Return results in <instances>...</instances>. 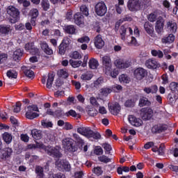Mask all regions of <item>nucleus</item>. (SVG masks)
Returning <instances> with one entry per match:
<instances>
[{
	"mask_svg": "<svg viewBox=\"0 0 178 178\" xmlns=\"http://www.w3.org/2000/svg\"><path fill=\"white\" fill-rule=\"evenodd\" d=\"M170 88L171 91H178V83L172 82L170 84Z\"/></svg>",
	"mask_w": 178,
	"mask_h": 178,
	"instance_id": "obj_59",
	"label": "nucleus"
},
{
	"mask_svg": "<svg viewBox=\"0 0 178 178\" xmlns=\"http://www.w3.org/2000/svg\"><path fill=\"white\" fill-rule=\"evenodd\" d=\"M35 45H34V42H28L24 46V49L27 52H30V50L32 49Z\"/></svg>",
	"mask_w": 178,
	"mask_h": 178,
	"instance_id": "obj_52",
	"label": "nucleus"
},
{
	"mask_svg": "<svg viewBox=\"0 0 178 178\" xmlns=\"http://www.w3.org/2000/svg\"><path fill=\"white\" fill-rule=\"evenodd\" d=\"M73 138L79 145H84V140L77 134H73Z\"/></svg>",
	"mask_w": 178,
	"mask_h": 178,
	"instance_id": "obj_42",
	"label": "nucleus"
},
{
	"mask_svg": "<svg viewBox=\"0 0 178 178\" xmlns=\"http://www.w3.org/2000/svg\"><path fill=\"white\" fill-rule=\"evenodd\" d=\"M115 65L118 69H127V67L131 66V62L123 59H117L115 61Z\"/></svg>",
	"mask_w": 178,
	"mask_h": 178,
	"instance_id": "obj_12",
	"label": "nucleus"
},
{
	"mask_svg": "<svg viewBox=\"0 0 178 178\" xmlns=\"http://www.w3.org/2000/svg\"><path fill=\"white\" fill-rule=\"evenodd\" d=\"M112 88H102L100 89V94L103 97H107L112 92Z\"/></svg>",
	"mask_w": 178,
	"mask_h": 178,
	"instance_id": "obj_35",
	"label": "nucleus"
},
{
	"mask_svg": "<svg viewBox=\"0 0 178 178\" xmlns=\"http://www.w3.org/2000/svg\"><path fill=\"white\" fill-rule=\"evenodd\" d=\"M58 73L63 79H67V77H69V74L64 70H60Z\"/></svg>",
	"mask_w": 178,
	"mask_h": 178,
	"instance_id": "obj_60",
	"label": "nucleus"
},
{
	"mask_svg": "<svg viewBox=\"0 0 178 178\" xmlns=\"http://www.w3.org/2000/svg\"><path fill=\"white\" fill-rule=\"evenodd\" d=\"M127 31V28L124 25H122L120 28V33L121 35V40L124 41L126 40V33Z\"/></svg>",
	"mask_w": 178,
	"mask_h": 178,
	"instance_id": "obj_36",
	"label": "nucleus"
},
{
	"mask_svg": "<svg viewBox=\"0 0 178 178\" xmlns=\"http://www.w3.org/2000/svg\"><path fill=\"white\" fill-rule=\"evenodd\" d=\"M94 154L95 155H102L104 154V150L102 149V147H97L95 149Z\"/></svg>",
	"mask_w": 178,
	"mask_h": 178,
	"instance_id": "obj_61",
	"label": "nucleus"
},
{
	"mask_svg": "<svg viewBox=\"0 0 178 178\" xmlns=\"http://www.w3.org/2000/svg\"><path fill=\"white\" fill-rule=\"evenodd\" d=\"M119 81L120 83H124L125 84H129L130 83V78L127 75L122 74L119 76Z\"/></svg>",
	"mask_w": 178,
	"mask_h": 178,
	"instance_id": "obj_40",
	"label": "nucleus"
},
{
	"mask_svg": "<svg viewBox=\"0 0 178 178\" xmlns=\"http://www.w3.org/2000/svg\"><path fill=\"white\" fill-rule=\"evenodd\" d=\"M74 20L77 26H84V16L81 13H76L74 15Z\"/></svg>",
	"mask_w": 178,
	"mask_h": 178,
	"instance_id": "obj_19",
	"label": "nucleus"
},
{
	"mask_svg": "<svg viewBox=\"0 0 178 178\" xmlns=\"http://www.w3.org/2000/svg\"><path fill=\"white\" fill-rule=\"evenodd\" d=\"M108 109L112 115H114L115 116H118L122 108L120 107V104H119V103H115V104H108Z\"/></svg>",
	"mask_w": 178,
	"mask_h": 178,
	"instance_id": "obj_13",
	"label": "nucleus"
},
{
	"mask_svg": "<svg viewBox=\"0 0 178 178\" xmlns=\"http://www.w3.org/2000/svg\"><path fill=\"white\" fill-rule=\"evenodd\" d=\"M138 106L143 108V106H151V101L146 97H142L139 99Z\"/></svg>",
	"mask_w": 178,
	"mask_h": 178,
	"instance_id": "obj_26",
	"label": "nucleus"
},
{
	"mask_svg": "<svg viewBox=\"0 0 178 178\" xmlns=\"http://www.w3.org/2000/svg\"><path fill=\"white\" fill-rule=\"evenodd\" d=\"M168 168L172 170V172H175V173H178V165H175L173 164H170L168 165Z\"/></svg>",
	"mask_w": 178,
	"mask_h": 178,
	"instance_id": "obj_64",
	"label": "nucleus"
},
{
	"mask_svg": "<svg viewBox=\"0 0 178 178\" xmlns=\"http://www.w3.org/2000/svg\"><path fill=\"white\" fill-rule=\"evenodd\" d=\"M151 54L152 56H157L159 59H162V58H163V52L161 50L153 49L151 51Z\"/></svg>",
	"mask_w": 178,
	"mask_h": 178,
	"instance_id": "obj_41",
	"label": "nucleus"
},
{
	"mask_svg": "<svg viewBox=\"0 0 178 178\" xmlns=\"http://www.w3.org/2000/svg\"><path fill=\"white\" fill-rule=\"evenodd\" d=\"M41 6L44 12H47L50 8L49 1L48 0H42Z\"/></svg>",
	"mask_w": 178,
	"mask_h": 178,
	"instance_id": "obj_45",
	"label": "nucleus"
},
{
	"mask_svg": "<svg viewBox=\"0 0 178 178\" xmlns=\"http://www.w3.org/2000/svg\"><path fill=\"white\" fill-rule=\"evenodd\" d=\"M40 47L46 55H52V54H54V50L49 47V45H48V43H47L45 41L40 43Z\"/></svg>",
	"mask_w": 178,
	"mask_h": 178,
	"instance_id": "obj_22",
	"label": "nucleus"
},
{
	"mask_svg": "<svg viewBox=\"0 0 178 178\" xmlns=\"http://www.w3.org/2000/svg\"><path fill=\"white\" fill-rule=\"evenodd\" d=\"M65 116L67 118H69L70 116H72V118H77V113H76L74 110L71 109L65 113Z\"/></svg>",
	"mask_w": 178,
	"mask_h": 178,
	"instance_id": "obj_53",
	"label": "nucleus"
},
{
	"mask_svg": "<svg viewBox=\"0 0 178 178\" xmlns=\"http://www.w3.org/2000/svg\"><path fill=\"white\" fill-rule=\"evenodd\" d=\"M63 145L68 152H76L79 149L77 145L74 144L73 139L70 138H67L63 140Z\"/></svg>",
	"mask_w": 178,
	"mask_h": 178,
	"instance_id": "obj_3",
	"label": "nucleus"
},
{
	"mask_svg": "<svg viewBox=\"0 0 178 178\" xmlns=\"http://www.w3.org/2000/svg\"><path fill=\"white\" fill-rule=\"evenodd\" d=\"M23 54H24V50L19 48L14 51L13 54V59L15 62H20L22 59V56H23Z\"/></svg>",
	"mask_w": 178,
	"mask_h": 178,
	"instance_id": "obj_20",
	"label": "nucleus"
},
{
	"mask_svg": "<svg viewBox=\"0 0 178 178\" xmlns=\"http://www.w3.org/2000/svg\"><path fill=\"white\" fill-rule=\"evenodd\" d=\"M80 11L85 16H88L90 13H88V7L86 5H82L80 7Z\"/></svg>",
	"mask_w": 178,
	"mask_h": 178,
	"instance_id": "obj_51",
	"label": "nucleus"
},
{
	"mask_svg": "<svg viewBox=\"0 0 178 178\" xmlns=\"http://www.w3.org/2000/svg\"><path fill=\"white\" fill-rule=\"evenodd\" d=\"M165 26V19L162 17H159L155 24V31L157 34H162Z\"/></svg>",
	"mask_w": 178,
	"mask_h": 178,
	"instance_id": "obj_11",
	"label": "nucleus"
},
{
	"mask_svg": "<svg viewBox=\"0 0 178 178\" xmlns=\"http://www.w3.org/2000/svg\"><path fill=\"white\" fill-rule=\"evenodd\" d=\"M24 74L26 77H29V79H34V72L31 70H24Z\"/></svg>",
	"mask_w": 178,
	"mask_h": 178,
	"instance_id": "obj_50",
	"label": "nucleus"
},
{
	"mask_svg": "<svg viewBox=\"0 0 178 178\" xmlns=\"http://www.w3.org/2000/svg\"><path fill=\"white\" fill-rule=\"evenodd\" d=\"M35 173L40 178H44V168L41 166L37 165L35 167Z\"/></svg>",
	"mask_w": 178,
	"mask_h": 178,
	"instance_id": "obj_38",
	"label": "nucleus"
},
{
	"mask_svg": "<svg viewBox=\"0 0 178 178\" xmlns=\"http://www.w3.org/2000/svg\"><path fill=\"white\" fill-rule=\"evenodd\" d=\"M63 31L65 34H69L70 35H76L77 34V29L74 25H64Z\"/></svg>",
	"mask_w": 178,
	"mask_h": 178,
	"instance_id": "obj_15",
	"label": "nucleus"
},
{
	"mask_svg": "<svg viewBox=\"0 0 178 178\" xmlns=\"http://www.w3.org/2000/svg\"><path fill=\"white\" fill-rule=\"evenodd\" d=\"M12 152L13 150L10 147H6L2 150V154L1 156V159L6 161L8 158H10V155H12Z\"/></svg>",
	"mask_w": 178,
	"mask_h": 178,
	"instance_id": "obj_24",
	"label": "nucleus"
},
{
	"mask_svg": "<svg viewBox=\"0 0 178 178\" xmlns=\"http://www.w3.org/2000/svg\"><path fill=\"white\" fill-rule=\"evenodd\" d=\"M46 154L53 158H62V154L58 148L54 146L49 145L46 149Z\"/></svg>",
	"mask_w": 178,
	"mask_h": 178,
	"instance_id": "obj_7",
	"label": "nucleus"
},
{
	"mask_svg": "<svg viewBox=\"0 0 178 178\" xmlns=\"http://www.w3.org/2000/svg\"><path fill=\"white\" fill-rule=\"evenodd\" d=\"M88 66L90 69H92L94 70L97 69L98 66H99V63H98L97 59L92 58L89 60Z\"/></svg>",
	"mask_w": 178,
	"mask_h": 178,
	"instance_id": "obj_31",
	"label": "nucleus"
},
{
	"mask_svg": "<svg viewBox=\"0 0 178 178\" xmlns=\"http://www.w3.org/2000/svg\"><path fill=\"white\" fill-rule=\"evenodd\" d=\"M47 147L48 146H46L44 143L38 142H36L35 144H29L26 147L27 149H37L38 148L39 149H44L45 152Z\"/></svg>",
	"mask_w": 178,
	"mask_h": 178,
	"instance_id": "obj_18",
	"label": "nucleus"
},
{
	"mask_svg": "<svg viewBox=\"0 0 178 178\" xmlns=\"http://www.w3.org/2000/svg\"><path fill=\"white\" fill-rule=\"evenodd\" d=\"M102 147L108 154H110L111 151H112V146L108 143H103Z\"/></svg>",
	"mask_w": 178,
	"mask_h": 178,
	"instance_id": "obj_58",
	"label": "nucleus"
},
{
	"mask_svg": "<svg viewBox=\"0 0 178 178\" xmlns=\"http://www.w3.org/2000/svg\"><path fill=\"white\" fill-rule=\"evenodd\" d=\"M140 116L143 120H151L154 116V111L149 107H145L140 109Z\"/></svg>",
	"mask_w": 178,
	"mask_h": 178,
	"instance_id": "obj_6",
	"label": "nucleus"
},
{
	"mask_svg": "<svg viewBox=\"0 0 178 178\" xmlns=\"http://www.w3.org/2000/svg\"><path fill=\"white\" fill-rule=\"evenodd\" d=\"M41 123L42 126H43V127H46L47 129H48V127H52L54 126V124H52L51 122H46L45 120H42Z\"/></svg>",
	"mask_w": 178,
	"mask_h": 178,
	"instance_id": "obj_63",
	"label": "nucleus"
},
{
	"mask_svg": "<svg viewBox=\"0 0 178 178\" xmlns=\"http://www.w3.org/2000/svg\"><path fill=\"white\" fill-rule=\"evenodd\" d=\"M93 27L97 33H101V25L99 22L97 21L93 24Z\"/></svg>",
	"mask_w": 178,
	"mask_h": 178,
	"instance_id": "obj_57",
	"label": "nucleus"
},
{
	"mask_svg": "<svg viewBox=\"0 0 178 178\" xmlns=\"http://www.w3.org/2000/svg\"><path fill=\"white\" fill-rule=\"evenodd\" d=\"M7 13L10 17V23H17L20 20V11L13 6L7 8Z\"/></svg>",
	"mask_w": 178,
	"mask_h": 178,
	"instance_id": "obj_1",
	"label": "nucleus"
},
{
	"mask_svg": "<svg viewBox=\"0 0 178 178\" xmlns=\"http://www.w3.org/2000/svg\"><path fill=\"white\" fill-rule=\"evenodd\" d=\"M127 8L130 12H138L140 10V0H129Z\"/></svg>",
	"mask_w": 178,
	"mask_h": 178,
	"instance_id": "obj_9",
	"label": "nucleus"
},
{
	"mask_svg": "<svg viewBox=\"0 0 178 178\" xmlns=\"http://www.w3.org/2000/svg\"><path fill=\"white\" fill-rule=\"evenodd\" d=\"M70 58L72 59H81V54L79 51H75L70 54Z\"/></svg>",
	"mask_w": 178,
	"mask_h": 178,
	"instance_id": "obj_49",
	"label": "nucleus"
},
{
	"mask_svg": "<svg viewBox=\"0 0 178 178\" xmlns=\"http://www.w3.org/2000/svg\"><path fill=\"white\" fill-rule=\"evenodd\" d=\"M69 63L70 65L72 66V67L76 68V67H80V66H81V63H83V61L81 60L76 61L74 60L70 59L69 61Z\"/></svg>",
	"mask_w": 178,
	"mask_h": 178,
	"instance_id": "obj_44",
	"label": "nucleus"
},
{
	"mask_svg": "<svg viewBox=\"0 0 178 178\" xmlns=\"http://www.w3.org/2000/svg\"><path fill=\"white\" fill-rule=\"evenodd\" d=\"M92 172L95 173V175H97V176H101V175L103 173L102 168L101 167L94 168Z\"/></svg>",
	"mask_w": 178,
	"mask_h": 178,
	"instance_id": "obj_54",
	"label": "nucleus"
},
{
	"mask_svg": "<svg viewBox=\"0 0 178 178\" xmlns=\"http://www.w3.org/2000/svg\"><path fill=\"white\" fill-rule=\"evenodd\" d=\"M158 15L154 13H152L149 15L148 20L151 22V23H154V22H156V18Z\"/></svg>",
	"mask_w": 178,
	"mask_h": 178,
	"instance_id": "obj_56",
	"label": "nucleus"
},
{
	"mask_svg": "<svg viewBox=\"0 0 178 178\" xmlns=\"http://www.w3.org/2000/svg\"><path fill=\"white\" fill-rule=\"evenodd\" d=\"M144 29L146 33L150 35V37H155V31L154 30V25L149 23V22H146L144 24Z\"/></svg>",
	"mask_w": 178,
	"mask_h": 178,
	"instance_id": "obj_17",
	"label": "nucleus"
},
{
	"mask_svg": "<svg viewBox=\"0 0 178 178\" xmlns=\"http://www.w3.org/2000/svg\"><path fill=\"white\" fill-rule=\"evenodd\" d=\"M104 83V78L99 77L96 81L93 82V87L95 88H99V85Z\"/></svg>",
	"mask_w": 178,
	"mask_h": 178,
	"instance_id": "obj_48",
	"label": "nucleus"
},
{
	"mask_svg": "<svg viewBox=\"0 0 178 178\" xmlns=\"http://www.w3.org/2000/svg\"><path fill=\"white\" fill-rule=\"evenodd\" d=\"M95 10L97 16H105L108 8L104 2H99L95 5Z\"/></svg>",
	"mask_w": 178,
	"mask_h": 178,
	"instance_id": "obj_8",
	"label": "nucleus"
},
{
	"mask_svg": "<svg viewBox=\"0 0 178 178\" xmlns=\"http://www.w3.org/2000/svg\"><path fill=\"white\" fill-rule=\"evenodd\" d=\"M128 120L129 123L132 125L134 126L135 127H140L143 124V120L140 118H137L134 117V115H130L128 118Z\"/></svg>",
	"mask_w": 178,
	"mask_h": 178,
	"instance_id": "obj_16",
	"label": "nucleus"
},
{
	"mask_svg": "<svg viewBox=\"0 0 178 178\" xmlns=\"http://www.w3.org/2000/svg\"><path fill=\"white\" fill-rule=\"evenodd\" d=\"M102 64L105 67L106 70H111L112 68V60L110 56H104L102 58Z\"/></svg>",
	"mask_w": 178,
	"mask_h": 178,
	"instance_id": "obj_21",
	"label": "nucleus"
},
{
	"mask_svg": "<svg viewBox=\"0 0 178 178\" xmlns=\"http://www.w3.org/2000/svg\"><path fill=\"white\" fill-rule=\"evenodd\" d=\"M78 42L83 44V42H90V38L88 36H83L78 39Z\"/></svg>",
	"mask_w": 178,
	"mask_h": 178,
	"instance_id": "obj_62",
	"label": "nucleus"
},
{
	"mask_svg": "<svg viewBox=\"0 0 178 178\" xmlns=\"http://www.w3.org/2000/svg\"><path fill=\"white\" fill-rule=\"evenodd\" d=\"M99 161L100 162H103L104 163H108L111 162V159L108 158V156L103 155L99 157Z\"/></svg>",
	"mask_w": 178,
	"mask_h": 178,
	"instance_id": "obj_55",
	"label": "nucleus"
},
{
	"mask_svg": "<svg viewBox=\"0 0 178 178\" xmlns=\"http://www.w3.org/2000/svg\"><path fill=\"white\" fill-rule=\"evenodd\" d=\"M31 136L34 140H41L42 137V131L37 129H33L31 130Z\"/></svg>",
	"mask_w": 178,
	"mask_h": 178,
	"instance_id": "obj_29",
	"label": "nucleus"
},
{
	"mask_svg": "<svg viewBox=\"0 0 178 178\" xmlns=\"http://www.w3.org/2000/svg\"><path fill=\"white\" fill-rule=\"evenodd\" d=\"M27 111L26 113V119H29L30 120H33V119H35V118H38L40 114L35 112H40L38 110V106L35 104H32L31 106H28Z\"/></svg>",
	"mask_w": 178,
	"mask_h": 178,
	"instance_id": "obj_4",
	"label": "nucleus"
},
{
	"mask_svg": "<svg viewBox=\"0 0 178 178\" xmlns=\"http://www.w3.org/2000/svg\"><path fill=\"white\" fill-rule=\"evenodd\" d=\"M54 79H55V75L52 73H49L47 81V88H52V84H54Z\"/></svg>",
	"mask_w": 178,
	"mask_h": 178,
	"instance_id": "obj_33",
	"label": "nucleus"
},
{
	"mask_svg": "<svg viewBox=\"0 0 178 178\" xmlns=\"http://www.w3.org/2000/svg\"><path fill=\"white\" fill-rule=\"evenodd\" d=\"M29 16H31V18L37 19V17H38V16H40V12L38 11V9L32 8L29 11Z\"/></svg>",
	"mask_w": 178,
	"mask_h": 178,
	"instance_id": "obj_39",
	"label": "nucleus"
},
{
	"mask_svg": "<svg viewBox=\"0 0 178 178\" xmlns=\"http://www.w3.org/2000/svg\"><path fill=\"white\" fill-rule=\"evenodd\" d=\"M166 130H168V126L164 124H157L152 127V134H161V133H163Z\"/></svg>",
	"mask_w": 178,
	"mask_h": 178,
	"instance_id": "obj_10",
	"label": "nucleus"
},
{
	"mask_svg": "<svg viewBox=\"0 0 178 178\" xmlns=\"http://www.w3.org/2000/svg\"><path fill=\"white\" fill-rule=\"evenodd\" d=\"M95 45L97 49H101L105 45V42L102 40L101 34L97 35L95 38Z\"/></svg>",
	"mask_w": 178,
	"mask_h": 178,
	"instance_id": "obj_23",
	"label": "nucleus"
},
{
	"mask_svg": "<svg viewBox=\"0 0 178 178\" xmlns=\"http://www.w3.org/2000/svg\"><path fill=\"white\" fill-rule=\"evenodd\" d=\"M145 66L147 69H152L153 70L155 69H158V67H161V64L156 61V60L153 58H149L145 62Z\"/></svg>",
	"mask_w": 178,
	"mask_h": 178,
	"instance_id": "obj_14",
	"label": "nucleus"
},
{
	"mask_svg": "<svg viewBox=\"0 0 178 178\" xmlns=\"http://www.w3.org/2000/svg\"><path fill=\"white\" fill-rule=\"evenodd\" d=\"M2 138L6 144H10L12 140H13V136H12V134H10L9 132H4L2 134Z\"/></svg>",
	"mask_w": 178,
	"mask_h": 178,
	"instance_id": "obj_30",
	"label": "nucleus"
},
{
	"mask_svg": "<svg viewBox=\"0 0 178 178\" xmlns=\"http://www.w3.org/2000/svg\"><path fill=\"white\" fill-rule=\"evenodd\" d=\"M167 29L170 30V33H176L177 31V24L173 21L167 22Z\"/></svg>",
	"mask_w": 178,
	"mask_h": 178,
	"instance_id": "obj_28",
	"label": "nucleus"
},
{
	"mask_svg": "<svg viewBox=\"0 0 178 178\" xmlns=\"http://www.w3.org/2000/svg\"><path fill=\"white\" fill-rule=\"evenodd\" d=\"M90 128L81 127L77 128V133L79 134H81V136H84L85 137H87L88 136V133L90 131Z\"/></svg>",
	"mask_w": 178,
	"mask_h": 178,
	"instance_id": "obj_34",
	"label": "nucleus"
},
{
	"mask_svg": "<svg viewBox=\"0 0 178 178\" xmlns=\"http://www.w3.org/2000/svg\"><path fill=\"white\" fill-rule=\"evenodd\" d=\"M134 76L136 80L141 81L148 76V71L143 67H138L135 69Z\"/></svg>",
	"mask_w": 178,
	"mask_h": 178,
	"instance_id": "obj_5",
	"label": "nucleus"
},
{
	"mask_svg": "<svg viewBox=\"0 0 178 178\" xmlns=\"http://www.w3.org/2000/svg\"><path fill=\"white\" fill-rule=\"evenodd\" d=\"M70 44H72V40L69 38V37H65L58 46L59 55H61V56L65 55L66 51H69L70 48Z\"/></svg>",
	"mask_w": 178,
	"mask_h": 178,
	"instance_id": "obj_2",
	"label": "nucleus"
},
{
	"mask_svg": "<svg viewBox=\"0 0 178 178\" xmlns=\"http://www.w3.org/2000/svg\"><path fill=\"white\" fill-rule=\"evenodd\" d=\"M87 138H93L94 140H101V134L99 132L89 129V132L88 134Z\"/></svg>",
	"mask_w": 178,
	"mask_h": 178,
	"instance_id": "obj_27",
	"label": "nucleus"
},
{
	"mask_svg": "<svg viewBox=\"0 0 178 178\" xmlns=\"http://www.w3.org/2000/svg\"><path fill=\"white\" fill-rule=\"evenodd\" d=\"M31 55H35V56H40L41 53L40 52V49L37 47L33 46V47L29 51Z\"/></svg>",
	"mask_w": 178,
	"mask_h": 178,
	"instance_id": "obj_46",
	"label": "nucleus"
},
{
	"mask_svg": "<svg viewBox=\"0 0 178 178\" xmlns=\"http://www.w3.org/2000/svg\"><path fill=\"white\" fill-rule=\"evenodd\" d=\"M7 76L9 79H17V72L10 70L7 72Z\"/></svg>",
	"mask_w": 178,
	"mask_h": 178,
	"instance_id": "obj_47",
	"label": "nucleus"
},
{
	"mask_svg": "<svg viewBox=\"0 0 178 178\" xmlns=\"http://www.w3.org/2000/svg\"><path fill=\"white\" fill-rule=\"evenodd\" d=\"M175 35L173 33L169 34L168 36L161 38V42L163 44H172L175 42Z\"/></svg>",
	"mask_w": 178,
	"mask_h": 178,
	"instance_id": "obj_25",
	"label": "nucleus"
},
{
	"mask_svg": "<svg viewBox=\"0 0 178 178\" xmlns=\"http://www.w3.org/2000/svg\"><path fill=\"white\" fill-rule=\"evenodd\" d=\"M0 33L1 34H4V35H8L10 33V25H0Z\"/></svg>",
	"mask_w": 178,
	"mask_h": 178,
	"instance_id": "obj_32",
	"label": "nucleus"
},
{
	"mask_svg": "<svg viewBox=\"0 0 178 178\" xmlns=\"http://www.w3.org/2000/svg\"><path fill=\"white\" fill-rule=\"evenodd\" d=\"M66 116V113L63 111L62 109H58L55 111L54 118H57L58 119H60L62 118H65Z\"/></svg>",
	"mask_w": 178,
	"mask_h": 178,
	"instance_id": "obj_37",
	"label": "nucleus"
},
{
	"mask_svg": "<svg viewBox=\"0 0 178 178\" xmlns=\"http://www.w3.org/2000/svg\"><path fill=\"white\" fill-rule=\"evenodd\" d=\"M124 106L126 108H134L136 106V101L134 99H130L125 102Z\"/></svg>",
	"mask_w": 178,
	"mask_h": 178,
	"instance_id": "obj_43",
	"label": "nucleus"
}]
</instances>
